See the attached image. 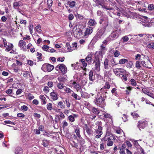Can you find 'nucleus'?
<instances>
[{"instance_id":"obj_1","label":"nucleus","mask_w":154,"mask_h":154,"mask_svg":"<svg viewBox=\"0 0 154 154\" xmlns=\"http://www.w3.org/2000/svg\"><path fill=\"white\" fill-rule=\"evenodd\" d=\"M101 50L98 52V54H95L93 60V63H95V69L97 71L100 70V57L102 58L103 55L104 54V51L105 48L102 45L100 46Z\"/></svg>"},{"instance_id":"obj_2","label":"nucleus","mask_w":154,"mask_h":154,"mask_svg":"<svg viewBox=\"0 0 154 154\" xmlns=\"http://www.w3.org/2000/svg\"><path fill=\"white\" fill-rule=\"evenodd\" d=\"M106 93L107 92L104 91L103 94V96L100 93L98 94L94 101L95 104L100 106V105L103 104L105 99V97H106Z\"/></svg>"},{"instance_id":"obj_3","label":"nucleus","mask_w":154,"mask_h":154,"mask_svg":"<svg viewBox=\"0 0 154 154\" xmlns=\"http://www.w3.org/2000/svg\"><path fill=\"white\" fill-rule=\"evenodd\" d=\"M121 30L120 29H117L112 32L111 34L107 38L108 41L112 40L117 38L120 34Z\"/></svg>"},{"instance_id":"obj_4","label":"nucleus","mask_w":154,"mask_h":154,"mask_svg":"<svg viewBox=\"0 0 154 154\" xmlns=\"http://www.w3.org/2000/svg\"><path fill=\"white\" fill-rule=\"evenodd\" d=\"M97 125H98V128L95 130L94 134V135H95V137L99 138L101 137L103 134L102 127L101 126V122H97Z\"/></svg>"},{"instance_id":"obj_5","label":"nucleus","mask_w":154,"mask_h":154,"mask_svg":"<svg viewBox=\"0 0 154 154\" xmlns=\"http://www.w3.org/2000/svg\"><path fill=\"white\" fill-rule=\"evenodd\" d=\"M41 69L44 72L48 71L50 72L53 69L54 66L53 65L49 64H44L42 65Z\"/></svg>"},{"instance_id":"obj_6","label":"nucleus","mask_w":154,"mask_h":154,"mask_svg":"<svg viewBox=\"0 0 154 154\" xmlns=\"http://www.w3.org/2000/svg\"><path fill=\"white\" fill-rule=\"evenodd\" d=\"M58 71L60 70L63 74H65L67 71L66 66L63 64H60L58 65L55 68Z\"/></svg>"},{"instance_id":"obj_7","label":"nucleus","mask_w":154,"mask_h":154,"mask_svg":"<svg viewBox=\"0 0 154 154\" xmlns=\"http://www.w3.org/2000/svg\"><path fill=\"white\" fill-rule=\"evenodd\" d=\"M113 71L116 75L119 76L122 75V73H125V70L122 68H115L113 69Z\"/></svg>"},{"instance_id":"obj_8","label":"nucleus","mask_w":154,"mask_h":154,"mask_svg":"<svg viewBox=\"0 0 154 154\" xmlns=\"http://www.w3.org/2000/svg\"><path fill=\"white\" fill-rule=\"evenodd\" d=\"M146 121L144 120L139 121L138 122L137 127L139 130H140V128H144L146 127Z\"/></svg>"},{"instance_id":"obj_9","label":"nucleus","mask_w":154,"mask_h":154,"mask_svg":"<svg viewBox=\"0 0 154 154\" xmlns=\"http://www.w3.org/2000/svg\"><path fill=\"white\" fill-rule=\"evenodd\" d=\"M143 59H146L148 60H149L147 56H146L143 54H138L135 56L136 60H138L141 61L143 60Z\"/></svg>"},{"instance_id":"obj_10","label":"nucleus","mask_w":154,"mask_h":154,"mask_svg":"<svg viewBox=\"0 0 154 154\" xmlns=\"http://www.w3.org/2000/svg\"><path fill=\"white\" fill-rule=\"evenodd\" d=\"M18 45L20 47L23 51H26V50L25 48L26 43L25 42L23 41V40H20Z\"/></svg>"},{"instance_id":"obj_11","label":"nucleus","mask_w":154,"mask_h":154,"mask_svg":"<svg viewBox=\"0 0 154 154\" xmlns=\"http://www.w3.org/2000/svg\"><path fill=\"white\" fill-rule=\"evenodd\" d=\"M93 31V28L91 27H87L86 30L85 32L84 36L88 35L90 34Z\"/></svg>"},{"instance_id":"obj_12","label":"nucleus","mask_w":154,"mask_h":154,"mask_svg":"<svg viewBox=\"0 0 154 154\" xmlns=\"http://www.w3.org/2000/svg\"><path fill=\"white\" fill-rule=\"evenodd\" d=\"M93 72L91 70L89 73V79L90 80V84H91L94 80V76L93 75Z\"/></svg>"},{"instance_id":"obj_13","label":"nucleus","mask_w":154,"mask_h":154,"mask_svg":"<svg viewBox=\"0 0 154 154\" xmlns=\"http://www.w3.org/2000/svg\"><path fill=\"white\" fill-rule=\"evenodd\" d=\"M85 128V130L88 135L90 137L92 136L93 134V133L92 129L88 127L87 126H86Z\"/></svg>"},{"instance_id":"obj_14","label":"nucleus","mask_w":154,"mask_h":154,"mask_svg":"<svg viewBox=\"0 0 154 154\" xmlns=\"http://www.w3.org/2000/svg\"><path fill=\"white\" fill-rule=\"evenodd\" d=\"M85 60L89 64H91L93 60L92 54H88L85 58Z\"/></svg>"},{"instance_id":"obj_15","label":"nucleus","mask_w":154,"mask_h":154,"mask_svg":"<svg viewBox=\"0 0 154 154\" xmlns=\"http://www.w3.org/2000/svg\"><path fill=\"white\" fill-rule=\"evenodd\" d=\"M109 60L106 58L104 62V69L108 70L109 69L110 66L109 64Z\"/></svg>"},{"instance_id":"obj_16","label":"nucleus","mask_w":154,"mask_h":154,"mask_svg":"<svg viewBox=\"0 0 154 154\" xmlns=\"http://www.w3.org/2000/svg\"><path fill=\"white\" fill-rule=\"evenodd\" d=\"M78 115L73 114L72 115L69 116L68 117V119L69 121L73 122L75 121V118H77Z\"/></svg>"},{"instance_id":"obj_17","label":"nucleus","mask_w":154,"mask_h":154,"mask_svg":"<svg viewBox=\"0 0 154 154\" xmlns=\"http://www.w3.org/2000/svg\"><path fill=\"white\" fill-rule=\"evenodd\" d=\"M50 95L51 97V99L54 101L57 100L58 99V97L57 94L54 92L53 91L50 94Z\"/></svg>"},{"instance_id":"obj_18","label":"nucleus","mask_w":154,"mask_h":154,"mask_svg":"<svg viewBox=\"0 0 154 154\" xmlns=\"http://www.w3.org/2000/svg\"><path fill=\"white\" fill-rule=\"evenodd\" d=\"M76 2L75 1H71L69 0L67 2V4L71 8L74 7L75 5Z\"/></svg>"},{"instance_id":"obj_19","label":"nucleus","mask_w":154,"mask_h":154,"mask_svg":"<svg viewBox=\"0 0 154 154\" xmlns=\"http://www.w3.org/2000/svg\"><path fill=\"white\" fill-rule=\"evenodd\" d=\"M23 5L22 2L21 1H19L17 2H15L13 3V7L16 9L18 7L21 6Z\"/></svg>"},{"instance_id":"obj_20","label":"nucleus","mask_w":154,"mask_h":154,"mask_svg":"<svg viewBox=\"0 0 154 154\" xmlns=\"http://www.w3.org/2000/svg\"><path fill=\"white\" fill-rule=\"evenodd\" d=\"M131 114L134 119L137 120L140 118L139 115L135 112L131 113Z\"/></svg>"},{"instance_id":"obj_21","label":"nucleus","mask_w":154,"mask_h":154,"mask_svg":"<svg viewBox=\"0 0 154 154\" xmlns=\"http://www.w3.org/2000/svg\"><path fill=\"white\" fill-rule=\"evenodd\" d=\"M23 75L24 77L26 78H28V77L31 78V76L30 74V72L29 71H23Z\"/></svg>"},{"instance_id":"obj_22","label":"nucleus","mask_w":154,"mask_h":154,"mask_svg":"<svg viewBox=\"0 0 154 154\" xmlns=\"http://www.w3.org/2000/svg\"><path fill=\"white\" fill-rule=\"evenodd\" d=\"M23 150L21 148L18 147L15 150V153L23 154Z\"/></svg>"},{"instance_id":"obj_23","label":"nucleus","mask_w":154,"mask_h":154,"mask_svg":"<svg viewBox=\"0 0 154 154\" xmlns=\"http://www.w3.org/2000/svg\"><path fill=\"white\" fill-rule=\"evenodd\" d=\"M75 132L76 134V135H74V136L75 137H78L79 138H80L81 136L80 134V130L79 129V128H77L75 129Z\"/></svg>"},{"instance_id":"obj_24","label":"nucleus","mask_w":154,"mask_h":154,"mask_svg":"<svg viewBox=\"0 0 154 154\" xmlns=\"http://www.w3.org/2000/svg\"><path fill=\"white\" fill-rule=\"evenodd\" d=\"M71 96L75 100H79L81 99V97L78 95L77 94L75 93L74 92L71 94Z\"/></svg>"},{"instance_id":"obj_25","label":"nucleus","mask_w":154,"mask_h":154,"mask_svg":"<svg viewBox=\"0 0 154 154\" xmlns=\"http://www.w3.org/2000/svg\"><path fill=\"white\" fill-rule=\"evenodd\" d=\"M126 66L128 68H132L133 66V63L131 61H128L126 63Z\"/></svg>"},{"instance_id":"obj_26","label":"nucleus","mask_w":154,"mask_h":154,"mask_svg":"<svg viewBox=\"0 0 154 154\" xmlns=\"http://www.w3.org/2000/svg\"><path fill=\"white\" fill-rule=\"evenodd\" d=\"M41 100L42 101V104H45L46 103V102L45 101L46 98L43 95H41L39 96Z\"/></svg>"},{"instance_id":"obj_27","label":"nucleus","mask_w":154,"mask_h":154,"mask_svg":"<svg viewBox=\"0 0 154 154\" xmlns=\"http://www.w3.org/2000/svg\"><path fill=\"white\" fill-rule=\"evenodd\" d=\"M88 25L90 26H94L96 25L97 24L96 22L94 20L90 19L89 20V22L88 23Z\"/></svg>"},{"instance_id":"obj_28","label":"nucleus","mask_w":154,"mask_h":154,"mask_svg":"<svg viewBox=\"0 0 154 154\" xmlns=\"http://www.w3.org/2000/svg\"><path fill=\"white\" fill-rule=\"evenodd\" d=\"M57 79L60 82H64L67 80L66 78L62 76H60Z\"/></svg>"},{"instance_id":"obj_29","label":"nucleus","mask_w":154,"mask_h":154,"mask_svg":"<svg viewBox=\"0 0 154 154\" xmlns=\"http://www.w3.org/2000/svg\"><path fill=\"white\" fill-rule=\"evenodd\" d=\"M102 35L97 32L93 38V39L94 41L97 40L99 38H100Z\"/></svg>"},{"instance_id":"obj_30","label":"nucleus","mask_w":154,"mask_h":154,"mask_svg":"<svg viewBox=\"0 0 154 154\" xmlns=\"http://www.w3.org/2000/svg\"><path fill=\"white\" fill-rule=\"evenodd\" d=\"M135 66L136 68L139 69H140L141 67V64L140 61H137L135 63Z\"/></svg>"},{"instance_id":"obj_31","label":"nucleus","mask_w":154,"mask_h":154,"mask_svg":"<svg viewBox=\"0 0 154 154\" xmlns=\"http://www.w3.org/2000/svg\"><path fill=\"white\" fill-rule=\"evenodd\" d=\"M128 61V59H122L119 60V63L121 64H123L126 63Z\"/></svg>"},{"instance_id":"obj_32","label":"nucleus","mask_w":154,"mask_h":154,"mask_svg":"<svg viewBox=\"0 0 154 154\" xmlns=\"http://www.w3.org/2000/svg\"><path fill=\"white\" fill-rule=\"evenodd\" d=\"M47 3L49 9L51 8L52 5L53 1L52 0H47Z\"/></svg>"},{"instance_id":"obj_33","label":"nucleus","mask_w":154,"mask_h":154,"mask_svg":"<svg viewBox=\"0 0 154 154\" xmlns=\"http://www.w3.org/2000/svg\"><path fill=\"white\" fill-rule=\"evenodd\" d=\"M13 47V45L11 44L10 45H8L6 48V51H11Z\"/></svg>"},{"instance_id":"obj_34","label":"nucleus","mask_w":154,"mask_h":154,"mask_svg":"<svg viewBox=\"0 0 154 154\" xmlns=\"http://www.w3.org/2000/svg\"><path fill=\"white\" fill-rule=\"evenodd\" d=\"M92 112L95 114H98L100 112L98 110L97 108L95 107H93L92 109Z\"/></svg>"},{"instance_id":"obj_35","label":"nucleus","mask_w":154,"mask_h":154,"mask_svg":"<svg viewBox=\"0 0 154 154\" xmlns=\"http://www.w3.org/2000/svg\"><path fill=\"white\" fill-rule=\"evenodd\" d=\"M129 39L128 37L126 36H124L123 37L121 41L122 42L124 43L125 42L128 41Z\"/></svg>"},{"instance_id":"obj_36","label":"nucleus","mask_w":154,"mask_h":154,"mask_svg":"<svg viewBox=\"0 0 154 154\" xmlns=\"http://www.w3.org/2000/svg\"><path fill=\"white\" fill-rule=\"evenodd\" d=\"M47 108L48 110H51L53 109L52 105L51 103H50L47 105Z\"/></svg>"},{"instance_id":"obj_37","label":"nucleus","mask_w":154,"mask_h":154,"mask_svg":"<svg viewBox=\"0 0 154 154\" xmlns=\"http://www.w3.org/2000/svg\"><path fill=\"white\" fill-rule=\"evenodd\" d=\"M81 86L79 84H76L74 86V88H75L77 91H78L81 89Z\"/></svg>"},{"instance_id":"obj_38","label":"nucleus","mask_w":154,"mask_h":154,"mask_svg":"<svg viewBox=\"0 0 154 154\" xmlns=\"http://www.w3.org/2000/svg\"><path fill=\"white\" fill-rule=\"evenodd\" d=\"M76 32H77L78 35H79V36H81V34L82 35V30L79 29H77L75 31Z\"/></svg>"},{"instance_id":"obj_39","label":"nucleus","mask_w":154,"mask_h":154,"mask_svg":"<svg viewBox=\"0 0 154 154\" xmlns=\"http://www.w3.org/2000/svg\"><path fill=\"white\" fill-rule=\"evenodd\" d=\"M146 59H143V60H142V61H140L141 62V64L143 66L145 67L148 68H149V67L148 66H147L146 64H145L146 63H145V60H146Z\"/></svg>"},{"instance_id":"obj_40","label":"nucleus","mask_w":154,"mask_h":154,"mask_svg":"<svg viewBox=\"0 0 154 154\" xmlns=\"http://www.w3.org/2000/svg\"><path fill=\"white\" fill-rule=\"evenodd\" d=\"M116 90L117 89L116 88H114L111 90V93H112V94H113L115 96H118V94L116 92Z\"/></svg>"},{"instance_id":"obj_41","label":"nucleus","mask_w":154,"mask_h":154,"mask_svg":"<svg viewBox=\"0 0 154 154\" xmlns=\"http://www.w3.org/2000/svg\"><path fill=\"white\" fill-rule=\"evenodd\" d=\"M65 91L67 93L69 94H71L74 92L73 91L70 89L69 88H66Z\"/></svg>"},{"instance_id":"obj_42","label":"nucleus","mask_w":154,"mask_h":154,"mask_svg":"<svg viewBox=\"0 0 154 154\" xmlns=\"http://www.w3.org/2000/svg\"><path fill=\"white\" fill-rule=\"evenodd\" d=\"M58 105L60 106V108L63 109L65 108V105L63 104L62 101H60L58 103Z\"/></svg>"},{"instance_id":"obj_43","label":"nucleus","mask_w":154,"mask_h":154,"mask_svg":"<svg viewBox=\"0 0 154 154\" xmlns=\"http://www.w3.org/2000/svg\"><path fill=\"white\" fill-rule=\"evenodd\" d=\"M105 30V28L101 29L99 30L98 32V33L100 34V35H102L104 32Z\"/></svg>"},{"instance_id":"obj_44","label":"nucleus","mask_w":154,"mask_h":154,"mask_svg":"<svg viewBox=\"0 0 154 154\" xmlns=\"http://www.w3.org/2000/svg\"><path fill=\"white\" fill-rule=\"evenodd\" d=\"M66 46L67 47V49L69 51H71L73 50V49H72V48L70 46V44L69 43L66 44Z\"/></svg>"},{"instance_id":"obj_45","label":"nucleus","mask_w":154,"mask_h":154,"mask_svg":"<svg viewBox=\"0 0 154 154\" xmlns=\"http://www.w3.org/2000/svg\"><path fill=\"white\" fill-rule=\"evenodd\" d=\"M147 47L149 48L154 49V43H150L147 45Z\"/></svg>"},{"instance_id":"obj_46","label":"nucleus","mask_w":154,"mask_h":154,"mask_svg":"<svg viewBox=\"0 0 154 154\" xmlns=\"http://www.w3.org/2000/svg\"><path fill=\"white\" fill-rule=\"evenodd\" d=\"M130 82L131 85L133 86H135L136 85V81L134 79H131Z\"/></svg>"},{"instance_id":"obj_47","label":"nucleus","mask_w":154,"mask_h":154,"mask_svg":"<svg viewBox=\"0 0 154 154\" xmlns=\"http://www.w3.org/2000/svg\"><path fill=\"white\" fill-rule=\"evenodd\" d=\"M104 74L105 76L108 77L109 76V73L110 72L109 71H107V70L104 69Z\"/></svg>"},{"instance_id":"obj_48","label":"nucleus","mask_w":154,"mask_h":154,"mask_svg":"<svg viewBox=\"0 0 154 154\" xmlns=\"http://www.w3.org/2000/svg\"><path fill=\"white\" fill-rule=\"evenodd\" d=\"M4 122L6 124H10L13 125H15V123L14 122H11L10 120L5 121H4Z\"/></svg>"},{"instance_id":"obj_49","label":"nucleus","mask_w":154,"mask_h":154,"mask_svg":"<svg viewBox=\"0 0 154 154\" xmlns=\"http://www.w3.org/2000/svg\"><path fill=\"white\" fill-rule=\"evenodd\" d=\"M119 54L120 53L119 51H118L117 50H116L114 53V56L115 57H117L119 55Z\"/></svg>"},{"instance_id":"obj_50","label":"nucleus","mask_w":154,"mask_h":154,"mask_svg":"<svg viewBox=\"0 0 154 154\" xmlns=\"http://www.w3.org/2000/svg\"><path fill=\"white\" fill-rule=\"evenodd\" d=\"M41 26L40 25H38L36 26L35 27V29L36 30V31L39 33H40L41 32L42 30L40 29Z\"/></svg>"},{"instance_id":"obj_51","label":"nucleus","mask_w":154,"mask_h":154,"mask_svg":"<svg viewBox=\"0 0 154 154\" xmlns=\"http://www.w3.org/2000/svg\"><path fill=\"white\" fill-rule=\"evenodd\" d=\"M111 138H109L108 137L107 138V139H108V141L109 142L107 144H112L113 143V142L112 141H111V140L112 139V138H113V139H114V137H110Z\"/></svg>"},{"instance_id":"obj_52","label":"nucleus","mask_w":154,"mask_h":154,"mask_svg":"<svg viewBox=\"0 0 154 154\" xmlns=\"http://www.w3.org/2000/svg\"><path fill=\"white\" fill-rule=\"evenodd\" d=\"M64 103H66V104L67 106L68 107H69L70 104L69 102V100L67 99H66L65 101H63Z\"/></svg>"},{"instance_id":"obj_53","label":"nucleus","mask_w":154,"mask_h":154,"mask_svg":"<svg viewBox=\"0 0 154 154\" xmlns=\"http://www.w3.org/2000/svg\"><path fill=\"white\" fill-rule=\"evenodd\" d=\"M57 87L60 89H62L63 88V84L60 83L57 84Z\"/></svg>"},{"instance_id":"obj_54","label":"nucleus","mask_w":154,"mask_h":154,"mask_svg":"<svg viewBox=\"0 0 154 154\" xmlns=\"http://www.w3.org/2000/svg\"><path fill=\"white\" fill-rule=\"evenodd\" d=\"M17 116L18 117L21 118H23L25 117V115L22 113H18Z\"/></svg>"},{"instance_id":"obj_55","label":"nucleus","mask_w":154,"mask_h":154,"mask_svg":"<svg viewBox=\"0 0 154 154\" xmlns=\"http://www.w3.org/2000/svg\"><path fill=\"white\" fill-rule=\"evenodd\" d=\"M125 148H121L120 151L119 153L120 154H126L125 153Z\"/></svg>"},{"instance_id":"obj_56","label":"nucleus","mask_w":154,"mask_h":154,"mask_svg":"<svg viewBox=\"0 0 154 154\" xmlns=\"http://www.w3.org/2000/svg\"><path fill=\"white\" fill-rule=\"evenodd\" d=\"M49 46L46 45H44L42 47V49L45 51H48L49 49Z\"/></svg>"},{"instance_id":"obj_57","label":"nucleus","mask_w":154,"mask_h":154,"mask_svg":"<svg viewBox=\"0 0 154 154\" xmlns=\"http://www.w3.org/2000/svg\"><path fill=\"white\" fill-rule=\"evenodd\" d=\"M62 149V147H61L60 146H59L58 148H56L55 149V150L56 152H58L59 151L60 152H61V154H63V152L62 151V150H61V149Z\"/></svg>"},{"instance_id":"obj_58","label":"nucleus","mask_w":154,"mask_h":154,"mask_svg":"<svg viewBox=\"0 0 154 154\" xmlns=\"http://www.w3.org/2000/svg\"><path fill=\"white\" fill-rule=\"evenodd\" d=\"M28 98L30 100H31L33 99L34 97V96L31 94H28Z\"/></svg>"},{"instance_id":"obj_59","label":"nucleus","mask_w":154,"mask_h":154,"mask_svg":"<svg viewBox=\"0 0 154 154\" xmlns=\"http://www.w3.org/2000/svg\"><path fill=\"white\" fill-rule=\"evenodd\" d=\"M49 89L48 87L45 86L44 87L43 89V91L47 93L49 91Z\"/></svg>"},{"instance_id":"obj_60","label":"nucleus","mask_w":154,"mask_h":154,"mask_svg":"<svg viewBox=\"0 0 154 154\" xmlns=\"http://www.w3.org/2000/svg\"><path fill=\"white\" fill-rule=\"evenodd\" d=\"M68 125V123L66 121H63V122L62 127L63 128H65V127L67 126Z\"/></svg>"},{"instance_id":"obj_61","label":"nucleus","mask_w":154,"mask_h":154,"mask_svg":"<svg viewBox=\"0 0 154 154\" xmlns=\"http://www.w3.org/2000/svg\"><path fill=\"white\" fill-rule=\"evenodd\" d=\"M103 116L104 117L106 118H110L111 117V116L110 114L107 113H105L104 114Z\"/></svg>"},{"instance_id":"obj_62","label":"nucleus","mask_w":154,"mask_h":154,"mask_svg":"<svg viewBox=\"0 0 154 154\" xmlns=\"http://www.w3.org/2000/svg\"><path fill=\"white\" fill-rule=\"evenodd\" d=\"M74 17V16L72 14H70L68 16L69 20H72L73 19Z\"/></svg>"},{"instance_id":"obj_63","label":"nucleus","mask_w":154,"mask_h":154,"mask_svg":"<svg viewBox=\"0 0 154 154\" xmlns=\"http://www.w3.org/2000/svg\"><path fill=\"white\" fill-rule=\"evenodd\" d=\"M22 92V90L21 89H19L17 90L16 92V94L17 95H18L20 94Z\"/></svg>"},{"instance_id":"obj_64","label":"nucleus","mask_w":154,"mask_h":154,"mask_svg":"<svg viewBox=\"0 0 154 154\" xmlns=\"http://www.w3.org/2000/svg\"><path fill=\"white\" fill-rule=\"evenodd\" d=\"M148 8L149 10H153L154 9V6L153 5H149Z\"/></svg>"}]
</instances>
